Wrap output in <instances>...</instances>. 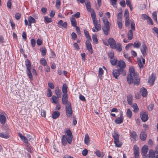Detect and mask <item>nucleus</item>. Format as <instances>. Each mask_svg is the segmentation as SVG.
<instances>
[{"mask_svg":"<svg viewBox=\"0 0 158 158\" xmlns=\"http://www.w3.org/2000/svg\"><path fill=\"white\" fill-rule=\"evenodd\" d=\"M91 17L92 19L94 27L92 28L94 32H97L101 29V26L99 23H98L94 11L93 10L91 12Z\"/></svg>","mask_w":158,"mask_h":158,"instance_id":"f257e3e1","label":"nucleus"},{"mask_svg":"<svg viewBox=\"0 0 158 158\" xmlns=\"http://www.w3.org/2000/svg\"><path fill=\"white\" fill-rule=\"evenodd\" d=\"M91 17L92 19L94 27L92 28L94 32H97L101 29V26L99 23H98L94 11L93 10L91 12Z\"/></svg>","mask_w":158,"mask_h":158,"instance_id":"f03ea898","label":"nucleus"},{"mask_svg":"<svg viewBox=\"0 0 158 158\" xmlns=\"http://www.w3.org/2000/svg\"><path fill=\"white\" fill-rule=\"evenodd\" d=\"M25 64L27 68V73L29 78L31 80H33V77L31 72V67L30 61L28 59L25 61Z\"/></svg>","mask_w":158,"mask_h":158,"instance_id":"7ed1b4c3","label":"nucleus"},{"mask_svg":"<svg viewBox=\"0 0 158 158\" xmlns=\"http://www.w3.org/2000/svg\"><path fill=\"white\" fill-rule=\"evenodd\" d=\"M130 74L133 75L136 81H134V84L138 85L139 83V78L138 74L137 73L135 72L134 68L133 67H131L129 69Z\"/></svg>","mask_w":158,"mask_h":158,"instance_id":"20e7f679","label":"nucleus"},{"mask_svg":"<svg viewBox=\"0 0 158 158\" xmlns=\"http://www.w3.org/2000/svg\"><path fill=\"white\" fill-rule=\"evenodd\" d=\"M69 104L65 106V111L67 116L70 117L72 116L73 111L71 104Z\"/></svg>","mask_w":158,"mask_h":158,"instance_id":"39448f33","label":"nucleus"},{"mask_svg":"<svg viewBox=\"0 0 158 158\" xmlns=\"http://www.w3.org/2000/svg\"><path fill=\"white\" fill-rule=\"evenodd\" d=\"M67 135H65L67 138V139L68 141V143L69 144H70L72 142V139H73V135L72 133L71 132L70 130H68L65 131Z\"/></svg>","mask_w":158,"mask_h":158,"instance_id":"423d86ee","label":"nucleus"},{"mask_svg":"<svg viewBox=\"0 0 158 158\" xmlns=\"http://www.w3.org/2000/svg\"><path fill=\"white\" fill-rule=\"evenodd\" d=\"M140 117L143 122L146 121L148 118V116L147 112L145 111H142L140 113Z\"/></svg>","mask_w":158,"mask_h":158,"instance_id":"0eeeda50","label":"nucleus"},{"mask_svg":"<svg viewBox=\"0 0 158 158\" xmlns=\"http://www.w3.org/2000/svg\"><path fill=\"white\" fill-rule=\"evenodd\" d=\"M142 53L143 57H145L146 56L147 53L148 52V50L146 45L143 44H142V47L140 49Z\"/></svg>","mask_w":158,"mask_h":158,"instance_id":"6e6552de","label":"nucleus"},{"mask_svg":"<svg viewBox=\"0 0 158 158\" xmlns=\"http://www.w3.org/2000/svg\"><path fill=\"white\" fill-rule=\"evenodd\" d=\"M135 158H139V150L137 145H135L134 147Z\"/></svg>","mask_w":158,"mask_h":158,"instance_id":"1a4fd4ad","label":"nucleus"},{"mask_svg":"<svg viewBox=\"0 0 158 158\" xmlns=\"http://www.w3.org/2000/svg\"><path fill=\"white\" fill-rule=\"evenodd\" d=\"M108 42L111 48L114 49L116 43L114 40L112 38H109L108 40Z\"/></svg>","mask_w":158,"mask_h":158,"instance_id":"9d476101","label":"nucleus"},{"mask_svg":"<svg viewBox=\"0 0 158 158\" xmlns=\"http://www.w3.org/2000/svg\"><path fill=\"white\" fill-rule=\"evenodd\" d=\"M156 76L154 73H152L151 76L149 77L148 79V82L150 85H153L154 82L155 80Z\"/></svg>","mask_w":158,"mask_h":158,"instance_id":"9b49d317","label":"nucleus"},{"mask_svg":"<svg viewBox=\"0 0 158 158\" xmlns=\"http://www.w3.org/2000/svg\"><path fill=\"white\" fill-rule=\"evenodd\" d=\"M62 103L63 104L67 106V104H69L71 103L68 101V100L67 94H63L62 95Z\"/></svg>","mask_w":158,"mask_h":158,"instance_id":"f8f14e48","label":"nucleus"},{"mask_svg":"<svg viewBox=\"0 0 158 158\" xmlns=\"http://www.w3.org/2000/svg\"><path fill=\"white\" fill-rule=\"evenodd\" d=\"M133 75L131 74H128L127 76V81L129 84H131L133 83H134V81H136L134 77L133 78Z\"/></svg>","mask_w":158,"mask_h":158,"instance_id":"ddd939ff","label":"nucleus"},{"mask_svg":"<svg viewBox=\"0 0 158 158\" xmlns=\"http://www.w3.org/2000/svg\"><path fill=\"white\" fill-rule=\"evenodd\" d=\"M67 25V22H64L63 23V21L62 20H60L58 23V26L60 28H62L66 29Z\"/></svg>","mask_w":158,"mask_h":158,"instance_id":"4468645a","label":"nucleus"},{"mask_svg":"<svg viewBox=\"0 0 158 158\" xmlns=\"http://www.w3.org/2000/svg\"><path fill=\"white\" fill-rule=\"evenodd\" d=\"M86 47L87 49L90 53H93V49L92 47L89 40H87L85 42Z\"/></svg>","mask_w":158,"mask_h":158,"instance_id":"2eb2a0df","label":"nucleus"},{"mask_svg":"<svg viewBox=\"0 0 158 158\" xmlns=\"http://www.w3.org/2000/svg\"><path fill=\"white\" fill-rule=\"evenodd\" d=\"M142 61L140 59H138V65L140 69H143L144 67V64L145 62V59L143 58H142Z\"/></svg>","mask_w":158,"mask_h":158,"instance_id":"dca6fc26","label":"nucleus"},{"mask_svg":"<svg viewBox=\"0 0 158 158\" xmlns=\"http://www.w3.org/2000/svg\"><path fill=\"white\" fill-rule=\"evenodd\" d=\"M148 148L147 145H144L142 148L141 151L143 157L144 158V157L146 156V154L148 152Z\"/></svg>","mask_w":158,"mask_h":158,"instance_id":"f3484780","label":"nucleus"},{"mask_svg":"<svg viewBox=\"0 0 158 158\" xmlns=\"http://www.w3.org/2000/svg\"><path fill=\"white\" fill-rule=\"evenodd\" d=\"M130 136L131 140L133 141H135L138 137L136 132L135 131H133L131 133Z\"/></svg>","mask_w":158,"mask_h":158,"instance_id":"a211bd4d","label":"nucleus"},{"mask_svg":"<svg viewBox=\"0 0 158 158\" xmlns=\"http://www.w3.org/2000/svg\"><path fill=\"white\" fill-rule=\"evenodd\" d=\"M140 93L142 96L145 97L147 95V89L144 88H142L140 89Z\"/></svg>","mask_w":158,"mask_h":158,"instance_id":"6ab92c4d","label":"nucleus"},{"mask_svg":"<svg viewBox=\"0 0 158 158\" xmlns=\"http://www.w3.org/2000/svg\"><path fill=\"white\" fill-rule=\"evenodd\" d=\"M0 137L5 139H8L10 137V135L7 131L6 132H2L0 133Z\"/></svg>","mask_w":158,"mask_h":158,"instance_id":"aec40b11","label":"nucleus"},{"mask_svg":"<svg viewBox=\"0 0 158 158\" xmlns=\"http://www.w3.org/2000/svg\"><path fill=\"white\" fill-rule=\"evenodd\" d=\"M156 152L153 150L150 149L149 150L148 152L149 158H155V157Z\"/></svg>","mask_w":158,"mask_h":158,"instance_id":"412c9836","label":"nucleus"},{"mask_svg":"<svg viewBox=\"0 0 158 158\" xmlns=\"http://www.w3.org/2000/svg\"><path fill=\"white\" fill-rule=\"evenodd\" d=\"M59 98L55 95L52 96L51 98V102L52 103H54L55 104H57L59 102Z\"/></svg>","mask_w":158,"mask_h":158,"instance_id":"4be33fe9","label":"nucleus"},{"mask_svg":"<svg viewBox=\"0 0 158 158\" xmlns=\"http://www.w3.org/2000/svg\"><path fill=\"white\" fill-rule=\"evenodd\" d=\"M102 29L104 33L106 35H107L108 34V31L110 30L109 25L105 26L102 27Z\"/></svg>","mask_w":158,"mask_h":158,"instance_id":"5701e85b","label":"nucleus"},{"mask_svg":"<svg viewBox=\"0 0 158 158\" xmlns=\"http://www.w3.org/2000/svg\"><path fill=\"white\" fill-rule=\"evenodd\" d=\"M68 140L67 136H66L65 135H63L61 139V143L64 146L66 145L67 144V142H68Z\"/></svg>","mask_w":158,"mask_h":158,"instance_id":"b1692460","label":"nucleus"},{"mask_svg":"<svg viewBox=\"0 0 158 158\" xmlns=\"http://www.w3.org/2000/svg\"><path fill=\"white\" fill-rule=\"evenodd\" d=\"M118 66L119 68H125L126 64L124 61L123 60H120L118 62Z\"/></svg>","mask_w":158,"mask_h":158,"instance_id":"393cba45","label":"nucleus"},{"mask_svg":"<svg viewBox=\"0 0 158 158\" xmlns=\"http://www.w3.org/2000/svg\"><path fill=\"white\" fill-rule=\"evenodd\" d=\"M132 96L131 94H129L127 95V101L129 105H131L132 104Z\"/></svg>","mask_w":158,"mask_h":158,"instance_id":"a878e982","label":"nucleus"},{"mask_svg":"<svg viewBox=\"0 0 158 158\" xmlns=\"http://www.w3.org/2000/svg\"><path fill=\"white\" fill-rule=\"evenodd\" d=\"M68 87L66 84L64 83L63 84L62 87V91L63 93V94H67V92Z\"/></svg>","mask_w":158,"mask_h":158,"instance_id":"bb28decb","label":"nucleus"},{"mask_svg":"<svg viewBox=\"0 0 158 158\" xmlns=\"http://www.w3.org/2000/svg\"><path fill=\"white\" fill-rule=\"evenodd\" d=\"M119 135L118 134V132L114 131V134L112 136L114 138V142H117L118 140H119Z\"/></svg>","mask_w":158,"mask_h":158,"instance_id":"cd10ccee","label":"nucleus"},{"mask_svg":"<svg viewBox=\"0 0 158 158\" xmlns=\"http://www.w3.org/2000/svg\"><path fill=\"white\" fill-rule=\"evenodd\" d=\"M147 135L146 133L144 132H141L140 134V138L142 140H145L146 139Z\"/></svg>","mask_w":158,"mask_h":158,"instance_id":"c85d7f7f","label":"nucleus"},{"mask_svg":"<svg viewBox=\"0 0 158 158\" xmlns=\"http://www.w3.org/2000/svg\"><path fill=\"white\" fill-rule=\"evenodd\" d=\"M19 136L21 139L26 143H28V140L24 136H23L21 133H19Z\"/></svg>","mask_w":158,"mask_h":158,"instance_id":"c756f323","label":"nucleus"},{"mask_svg":"<svg viewBox=\"0 0 158 158\" xmlns=\"http://www.w3.org/2000/svg\"><path fill=\"white\" fill-rule=\"evenodd\" d=\"M6 118L3 115L0 114V122L2 124H4L6 122Z\"/></svg>","mask_w":158,"mask_h":158,"instance_id":"7c9ffc66","label":"nucleus"},{"mask_svg":"<svg viewBox=\"0 0 158 158\" xmlns=\"http://www.w3.org/2000/svg\"><path fill=\"white\" fill-rule=\"evenodd\" d=\"M85 4L86 5V8H87L88 11L91 12V11H93V10H91V7L90 4V2L89 1H87L85 3Z\"/></svg>","mask_w":158,"mask_h":158,"instance_id":"2f4dec72","label":"nucleus"},{"mask_svg":"<svg viewBox=\"0 0 158 158\" xmlns=\"http://www.w3.org/2000/svg\"><path fill=\"white\" fill-rule=\"evenodd\" d=\"M113 74L114 76L116 79H117L120 75L118 71L116 69L113 70Z\"/></svg>","mask_w":158,"mask_h":158,"instance_id":"473e14b6","label":"nucleus"},{"mask_svg":"<svg viewBox=\"0 0 158 158\" xmlns=\"http://www.w3.org/2000/svg\"><path fill=\"white\" fill-rule=\"evenodd\" d=\"M70 20L71 25L72 26H73L74 27L77 26V22L74 17L72 16L70 18Z\"/></svg>","mask_w":158,"mask_h":158,"instance_id":"72a5a7b5","label":"nucleus"},{"mask_svg":"<svg viewBox=\"0 0 158 158\" xmlns=\"http://www.w3.org/2000/svg\"><path fill=\"white\" fill-rule=\"evenodd\" d=\"M55 92L57 97L58 98H60L61 97V90L58 88H56Z\"/></svg>","mask_w":158,"mask_h":158,"instance_id":"f704fd0d","label":"nucleus"},{"mask_svg":"<svg viewBox=\"0 0 158 158\" xmlns=\"http://www.w3.org/2000/svg\"><path fill=\"white\" fill-rule=\"evenodd\" d=\"M133 33L132 30H130L127 34V37L128 39L130 40H131L133 38Z\"/></svg>","mask_w":158,"mask_h":158,"instance_id":"c9c22d12","label":"nucleus"},{"mask_svg":"<svg viewBox=\"0 0 158 158\" xmlns=\"http://www.w3.org/2000/svg\"><path fill=\"white\" fill-rule=\"evenodd\" d=\"M60 113L58 111L54 112L52 115V117L53 119H56L60 115Z\"/></svg>","mask_w":158,"mask_h":158,"instance_id":"e433bc0d","label":"nucleus"},{"mask_svg":"<svg viewBox=\"0 0 158 158\" xmlns=\"http://www.w3.org/2000/svg\"><path fill=\"white\" fill-rule=\"evenodd\" d=\"M115 46V48H115L119 52L122 51V48L121 45L120 43L118 44H116Z\"/></svg>","mask_w":158,"mask_h":158,"instance_id":"4c0bfd02","label":"nucleus"},{"mask_svg":"<svg viewBox=\"0 0 158 158\" xmlns=\"http://www.w3.org/2000/svg\"><path fill=\"white\" fill-rule=\"evenodd\" d=\"M95 153L99 157H103L104 155L103 152H100L98 150H97V151L95 152Z\"/></svg>","mask_w":158,"mask_h":158,"instance_id":"58836bf2","label":"nucleus"},{"mask_svg":"<svg viewBox=\"0 0 158 158\" xmlns=\"http://www.w3.org/2000/svg\"><path fill=\"white\" fill-rule=\"evenodd\" d=\"M89 140V138L88 134H86L85 136V138L84 139L85 143L87 145H88Z\"/></svg>","mask_w":158,"mask_h":158,"instance_id":"ea45409f","label":"nucleus"},{"mask_svg":"<svg viewBox=\"0 0 158 158\" xmlns=\"http://www.w3.org/2000/svg\"><path fill=\"white\" fill-rule=\"evenodd\" d=\"M123 119L121 117H118L115 120V122L117 124L121 123L123 122Z\"/></svg>","mask_w":158,"mask_h":158,"instance_id":"a19ab883","label":"nucleus"},{"mask_svg":"<svg viewBox=\"0 0 158 158\" xmlns=\"http://www.w3.org/2000/svg\"><path fill=\"white\" fill-rule=\"evenodd\" d=\"M92 39L94 43L97 44L98 43V40L97 38V35L96 34L93 35Z\"/></svg>","mask_w":158,"mask_h":158,"instance_id":"79ce46f5","label":"nucleus"},{"mask_svg":"<svg viewBox=\"0 0 158 158\" xmlns=\"http://www.w3.org/2000/svg\"><path fill=\"white\" fill-rule=\"evenodd\" d=\"M103 73V71L102 69L101 68H99L98 71V77L101 79L102 78V75Z\"/></svg>","mask_w":158,"mask_h":158,"instance_id":"37998d69","label":"nucleus"},{"mask_svg":"<svg viewBox=\"0 0 158 158\" xmlns=\"http://www.w3.org/2000/svg\"><path fill=\"white\" fill-rule=\"evenodd\" d=\"M132 107L134 109L133 111L134 112H136L138 111L139 108L136 104L134 103L132 105Z\"/></svg>","mask_w":158,"mask_h":158,"instance_id":"c03bdc74","label":"nucleus"},{"mask_svg":"<svg viewBox=\"0 0 158 158\" xmlns=\"http://www.w3.org/2000/svg\"><path fill=\"white\" fill-rule=\"evenodd\" d=\"M84 33L86 37L89 40H91V38L89 35L88 32L86 30H84Z\"/></svg>","mask_w":158,"mask_h":158,"instance_id":"a18cd8bd","label":"nucleus"},{"mask_svg":"<svg viewBox=\"0 0 158 158\" xmlns=\"http://www.w3.org/2000/svg\"><path fill=\"white\" fill-rule=\"evenodd\" d=\"M40 62L41 64L44 66L46 65L47 64L46 61L44 58H42L40 60Z\"/></svg>","mask_w":158,"mask_h":158,"instance_id":"49530a36","label":"nucleus"},{"mask_svg":"<svg viewBox=\"0 0 158 158\" xmlns=\"http://www.w3.org/2000/svg\"><path fill=\"white\" fill-rule=\"evenodd\" d=\"M127 115L128 117L130 118L132 117V113L131 110L129 109L127 110Z\"/></svg>","mask_w":158,"mask_h":158,"instance_id":"de8ad7c7","label":"nucleus"},{"mask_svg":"<svg viewBox=\"0 0 158 158\" xmlns=\"http://www.w3.org/2000/svg\"><path fill=\"white\" fill-rule=\"evenodd\" d=\"M28 20L29 23H35L36 22V21L35 19L34 18L31 17V16H30L29 17Z\"/></svg>","mask_w":158,"mask_h":158,"instance_id":"09e8293b","label":"nucleus"},{"mask_svg":"<svg viewBox=\"0 0 158 158\" xmlns=\"http://www.w3.org/2000/svg\"><path fill=\"white\" fill-rule=\"evenodd\" d=\"M45 21L47 23H49L52 22V19L49 18L48 16H45L44 17Z\"/></svg>","mask_w":158,"mask_h":158,"instance_id":"8fccbe9b","label":"nucleus"},{"mask_svg":"<svg viewBox=\"0 0 158 158\" xmlns=\"http://www.w3.org/2000/svg\"><path fill=\"white\" fill-rule=\"evenodd\" d=\"M134 45V47L136 48H139L141 45V43L140 42L137 41L135 42Z\"/></svg>","mask_w":158,"mask_h":158,"instance_id":"3c124183","label":"nucleus"},{"mask_svg":"<svg viewBox=\"0 0 158 158\" xmlns=\"http://www.w3.org/2000/svg\"><path fill=\"white\" fill-rule=\"evenodd\" d=\"M117 60L115 58H113L110 60V62L111 64L114 65H116L117 64Z\"/></svg>","mask_w":158,"mask_h":158,"instance_id":"603ef678","label":"nucleus"},{"mask_svg":"<svg viewBox=\"0 0 158 158\" xmlns=\"http://www.w3.org/2000/svg\"><path fill=\"white\" fill-rule=\"evenodd\" d=\"M130 25V20L129 17H126L125 20V25L126 26H128Z\"/></svg>","mask_w":158,"mask_h":158,"instance_id":"864d4df0","label":"nucleus"},{"mask_svg":"<svg viewBox=\"0 0 158 158\" xmlns=\"http://www.w3.org/2000/svg\"><path fill=\"white\" fill-rule=\"evenodd\" d=\"M103 22L105 24V26H107L109 25V22L106 18H104L103 19Z\"/></svg>","mask_w":158,"mask_h":158,"instance_id":"5fc2aeb1","label":"nucleus"},{"mask_svg":"<svg viewBox=\"0 0 158 158\" xmlns=\"http://www.w3.org/2000/svg\"><path fill=\"white\" fill-rule=\"evenodd\" d=\"M131 28L133 31L135 30V24L133 21H131Z\"/></svg>","mask_w":158,"mask_h":158,"instance_id":"6e6d98bb","label":"nucleus"},{"mask_svg":"<svg viewBox=\"0 0 158 158\" xmlns=\"http://www.w3.org/2000/svg\"><path fill=\"white\" fill-rule=\"evenodd\" d=\"M117 0H110V2L111 5L114 7H116V2Z\"/></svg>","mask_w":158,"mask_h":158,"instance_id":"4d7b16f0","label":"nucleus"},{"mask_svg":"<svg viewBox=\"0 0 158 158\" xmlns=\"http://www.w3.org/2000/svg\"><path fill=\"white\" fill-rule=\"evenodd\" d=\"M152 15L153 18L154 20L157 21V13L156 11L154 12L152 14Z\"/></svg>","mask_w":158,"mask_h":158,"instance_id":"13d9d810","label":"nucleus"},{"mask_svg":"<svg viewBox=\"0 0 158 158\" xmlns=\"http://www.w3.org/2000/svg\"><path fill=\"white\" fill-rule=\"evenodd\" d=\"M152 30L153 33H155L157 34V36L158 38V28L155 27L152 28Z\"/></svg>","mask_w":158,"mask_h":158,"instance_id":"bf43d9fd","label":"nucleus"},{"mask_svg":"<svg viewBox=\"0 0 158 158\" xmlns=\"http://www.w3.org/2000/svg\"><path fill=\"white\" fill-rule=\"evenodd\" d=\"M125 68H120L119 69H118L117 70L118 71L120 74L121 73H123L125 74L126 72H125L124 70V69Z\"/></svg>","mask_w":158,"mask_h":158,"instance_id":"052dcab7","label":"nucleus"},{"mask_svg":"<svg viewBox=\"0 0 158 158\" xmlns=\"http://www.w3.org/2000/svg\"><path fill=\"white\" fill-rule=\"evenodd\" d=\"M108 55L110 59H113L114 56V52L113 51L109 52Z\"/></svg>","mask_w":158,"mask_h":158,"instance_id":"680f3d73","label":"nucleus"},{"mask_svg":"<svg viewBox=\"0 0 158 158\" xmlns=\"http://www.w3.org/2000/svg\"><path fill=\"white\" fill-rule=\"evenodd\" d=\"M117 141L116 142H114L115 145L118 147H121L122 145V144L119 142V140Z\"/></svg>","mask_w":158,"mask_h":158,"instance_id":"e2e57ef3","label":"nucleus"},{"mask_svg":"<svg viewBox=\"0 0 158 158\" xmlns=\"http://www.w3.org/2000/svg\"><path fill=\"white\" fill-rule=\"evenodd\" d=\"M119 28L121 29L122 28V23L121 20H118L117 21Z\"/></svg>","mask_w":158,"mask_h":158,"instance_id":"0e129e2a","label":"nucleus"},{"mask_svg":"<svg viewBox=\"0 0 158 158\" xmlns=\"http://www.w3.org/2000/svg\"><path fill=\"white\" fill-rule=\"evenodd\" d=\"M21 16V15L19 13H16L15 15V17L16 19L18 20L20 19Z\"/></svg>","mask_w":158,"mask_h":158,"instance_id":"69168bd1","label":"nucleus"},{"mask_svg":"<svg viewBox=\"0 0 158 158\" xmlns=\"http://www.w3.org/2000/svg\"><path fill=\"white\" fill-rule=\"evenodd\" d=\"M60 5V0H56V6L57 9H59Z\"/></svg>","mask_w":158,"mask_h":158,"instance_id":"338daca9","label":"nucleus"},{"mask_svg":"<svg viewBox=\"0 0 158 158\" xmlns=\"http://www.w3.org/2000/svg\"><path fill=\"white\" fill-rule=\"evenodd\" d=\"M118 20H121L122 15L121 12L119 13L117 15Z\"/></svg>","mask_w":158,"mask_h":158,"instance_id":"774afa93","label":"nucleus"}]
</instances>
